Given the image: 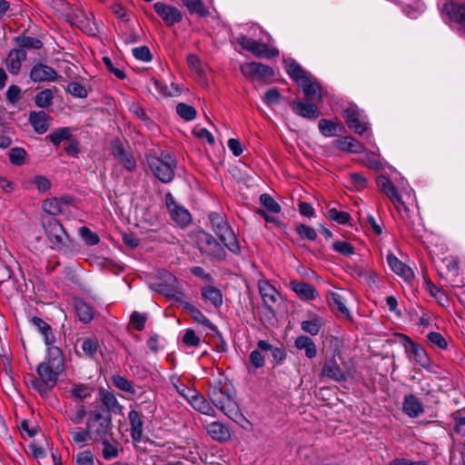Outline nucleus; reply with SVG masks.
Listing matches in <instances>:
<instances>
[{"label": "nucleus", "mask_w": 465, "mask_h": 465, "mask_svg": "<svg viewBox=\"0 0 465 465\" xmlns=\"http://www.w3.org/2000/svg\"><path fill=\"white\" fill-rule=\"evenodd\" d=\"M42 226L52 250L65 255H72L75 252L73 241L56 218L43 217Z\"/></svg>", "instance_id": "f257e3e1"}, {"label": "nucleus", "mask_w": 465, "mask_h": 465, "mask_svg": "<svg viewBox=\"0 0 465 465\" xmlns=\"http://www.w3.org/2000/svg\"><path fill=\"white\" fill-rule=\"evenodd\" d=\"M64 361L62 351L57 346L47 348L45 361L40 363L36 368L38 376L45 379L51 387L57 383L59 375L64 371Z\"/></svg>", "instance_id": "f03ea898"}, {"label": "nucleus", "mask_w": 465, "mask_h": 465, "mask_svg": "<svg viewBox=\"0 0 465 465\" xmlns=\"http://www.w3.org/2000/svg\"><path fill=\"white\" fill-rule=\"evenodd\" d=\"M209 219L213 232L224 246L232 253L240 254L241 247L238 239L223 214L211 213Z\"/></svg>", "instance_id": "7ed1b4c3"}, {"label": "nucleus", "mask_w": 465, "mask_h": 465, "mask_svg": "<svg viewBox=\"0 0 465 465\" xmlns=\"http://www.w3.org/2000/svg\"><path fill=\"white\" fill-rule=\"evenodd\" d=\"M146 160L153 175L162 183H169L173 180L177 161L172 154L162 153L159 157L148 155Z\"/></svg>", "instance_id": "20e7f679"}, {"label": "nucleus", "mask_w": 465, "mask_h": 465, "mask_svg": "<svg viewBox=\"0 0 465 465\" xmlns=\"http://www.w3.org/2000/svg\"><path fill=\"white\" fill-rule=\"evenodd\" d=\"M208 396L213 405L229 418L232 419L237 414L236 401L228 391H223L218 384L210 388Z\"/></svg>", "instance_id": "39448f33"}, {"label": "nucleus", "mask_w": 465, "mask_h": 465, "mask_svg": "<svg viewBox=\"0 0 465 465\" xmlns=\"http://www.w3.org/2000/svg\"><path fill=\"white\" fill-rule=\"evenodd\" d=\"M86 426L91 430L93 440L100 441L106 439L112 430V416L111 414L104 415L100 411H92L89 414Z\"/></svg>", "instance_id": "423d86ee"}, {"label": "nucleus", "mask_w": 465, "mask_h": 465, "mask_svg": "<svg viewBox=\"0 0 465 465\" xmlns=\"http://www.w3.org/2000/svg\"><path fill=\"white\" fill-rule=\"evenodd\" d=\"M65 17L71 25L77 26L91 36H95L99 32L94 15L85 13L82 8H72Z\"/></svg>", "instance_id": "0eeeda50"}, {"label": "nucleus", "mask_w": 465, "mask_h": 465, "mask_svg": "<svg viewBox=\"0 0 465 465\" xmlns=\"http://www.w3.org/2000/svg\"><path fill=\"white\" fill-rule=\"evenodd\" d=\"M201 252L213 261L225 260L227 253L224 248L209 233L203 232L199 237Z\"/></svg>", "instance_id": "6e6552de"}, {"label": "nucleus", "mask_w": 465, "mask_h": 465, "mask_svg": "<svg viewBox=\"0 0 465 465\" xmlns=\"http://www.w3.org/2000/svg\"><path fill=\"white\" fill-rule=\"evenodd\" d=\"M239 45L257 57L273 58L279 55L275 48H269L264 43H261L246 35H241L237 39Z\"/></svg>", "instance_id": "1a4fd4ad"}, {"label": "nucleus", "mask_w": 465, "mask_h": 465, "mask_svg": "<svg viewBox=\"0 0 465 465\" xmlns=\"http://www.w3.org/2000/svg\"><path fill=\"white\" fill-rule=\"evenodd\" d=\"M151 288L166 297L173 298L178 292L177 279L171 272L163 271L160 272V282L153 283Z\"/></svg>", "instance_id": "9d476101"}, {"label": "nucleus", "mask_w": 465, "mask_h": 465, "mask_svg": "<svg viewBox=\"0 0 465 465\" xmlns=\"http://www.w3.org/2000/svg\"><path fill=\"white\" fill-rule=\"evenodd\" d=\"M155 13L163 20L167 26H172L183 20L182 12L175 6L163 2H156L153 5Z\"/></svg>", "instance_id": "9b49d317"}, {"label": "nucleus", "mask_w": 465, "mask_h": 465, "mask_svg": "<svg viewBox=\"0 0 465 465\" xmlns=\"http://www.w3.org/2000/svg\"><path fill=\"white\" fill-rule=\"evenodd\" d=\"M111 153L126 170L134 171L136 168V162L132 153L125 150L120 140L115 139L112 141Z\"/></svg>", "instance_id": "f8f14e48"}, {"label": "nucleus", "mask_w": 465, "mask_h": 465, "mask_svg": "<svg viewBox=\"0 0 465 465\" xmlns=\"http://www.w3.org/2000/svg\"><path fill=\"white\" fill-rule=\"evenodd\" d=\"M343 117L348 127L359 135H362L368 130L367 122L361 117L360 112L354 107H349L343 111Z\"/></svg>", "instance_id": "ddd939ff"}, {"label": "nucleus", "mask_w": 465, "mask_h": 465, "mask_svg": "<svg viewBox=\"0 0 465 465\" xmlns=\"http://www.w3.org/2000/svg\"><path fill=\"white\" fill-rule=\"evenodd\" d=\"M242 74L251 79H262L273 76L272 67L257 62L245 63L241 65Z\"/></svg>", "instance_id": "4468645a"}, {"label": "nucleus", "mask_w": 465, "mask_h": 465, "mask_svg": "<svg viewBox=\"0 0 465 465\" xmlns=\"http://www.w3.org/2000/svg\"><path fill=\"white\" fill-rule=\"evenodd\" d=\"M166 206L172 218L180 225H187L191 221L190 213L183 206H180L171 193L165 195Z\"/></svg>", "instance_id": "2eb2a0df"}, {"label": "nucleus", "mask_w": 465, "mask_h": 465, "mask_svg": "<svg viewBox=\"0 0 465 465\" xmlns=\"http://www.w3.org/2000/svg\"><path fill=\"white\" fill-rule=\"evenodd\" d=\"M291 106L296 114L308 120H315L321 114L317 105L312 100H296L291 104Z\"/></svg>", "instance_id": "dca6fc26"}, {"label": "nucleus", "mask_w": 465, "mask_h": 465, "mask_svg": "<svg viewBox=\"0 0 465 465\" xmlns=\"http://www.w3.org/2000/svg\"><path fill=\"white\" fill-rule=\"evenodd\" d=\"M399 336L404 341L403 345L406 352L411 354L414 357L417 363H419L421 367L429 366L430 359L425 350L420 345L412 341L405 334H399Z\"/></svg>", "instance_id": "f3484780"}, {"label": "nucleus", "mask_w": 465, "mask_h": 465, "mask_svg": "<svg viewBox=\"0 0 465 465\" xmlns=\"http://www.w3.org/2000/svg\"><path fill=\"white\" fill-rule=\"evenodd\" d=\"M57 77L54 68L42 63L34 65L30 72V79L35 83L54 82Z\"/></svg>", "instance_id": "a211bd4d"}, {"label": "nucleus", "mask_w": 465, "mask_h": 465, "mask_svg": "<svg viewBox=\"0 0 465 465\" xmlns=\"http://www.w3.org/2000/svg\"><path fill=\"white\" fill-rule=\"evenodd\" d=\"M302 89L306 100L322 101V87L320 83L311 74L298 84Z\"/></svg>", "instance_id": "6ab92c4d"}, {"label": "nucleus", "mask_w": 465, "mask_h": 465, "mask_svg": "<svg viewBox=\"0 0 465 465\" xmlns=\"http://www.w3.org/2000/svg\"><path fill=\"white\" fill-rule=\"evenodd\" d=\"M28 120L35 132L43 134L49 129L53 118L44 111H33L30 113Z\"/></svg>", "instance_id": "aec40b11"}, {"label": "nucleus", "mask_w": 465, "mask_h": 465, "mask_svg": "<svg viewBox=\"0 0 465 465\" xmlns=\"http://www.w3.org/2000/svg\"><path fill=\"white\" fill-rule=\"evenodd\" d=\"M26 59V52L22 49L14 48L10 50L5 64L11 74L16 75L21 70L22 62Z\"/></svg>", "instance_id": "412c9836"}, {"label": "nucleus", "mask_w": 465, "mask_h": 465, "mask_svg": "<svg viewBox=\"0 0 465 465\" xmlns=\"http://www.w3.org/2000/svg\"><path fill=\"white\" fill-rule=\"evenodd\" d=\"M128 420L131 425V437L134 441L140 442L143 438V415L134 410L128 413Z\"/></svg>", "instance_id": "4be33fe9"}, {"label": "nucleus", "mask_w": 465, "mask_h": 465, "mask_svg": "<svg viewBox=\"0 0 465 465\" xmlns=\"http://www.w3.org/2000/svg\"><path fill=\"white\" fill-rule=\"evenodd\" d=\"M387 262L390 265L391 269L402 277L405 281L411 282L414 278V273L412 270L400 261L394 254L389 253L387 255Z\"/></svg>", "instance_id": "5701e85b"}, {"label": "nucleus", "mask_w": 465, "mask_h": 465, "mask_svg": "<svg viewBox=\"0 0 465 465\" xmlns=\"http://www.w3.org/2000/svg\"><path fill=\"white\" fill-rule=\"evenodd\" d=\"M290 287L300 299L304 301L312 300L317 295L315 288L303 281L292 280L290 282Z\"/></svg>", "instance_id": "b1692460"}, {"label": "nucleus", "mask_w": 465, "mask_h": 465, "mask_svg": "<svg viewBox=\"0 0 465 465\" xmlns=\"http://www.w3.org/2000/svg\"><path fill=\"white\" fill-rule=\"evenodd\" d=\"M334 145L341 152L361 153L364 151V145L351 136H343L334 141Z\"/></svg>", "instance_id": "393cba45"}, {"label": "nucleus", "mask_w": 465, "mask_h": 465, "mask_svg": "<svg viewBox=\"0 0 465 465\" xmlns=\"http://www.w3.org/2000/svg\"><path fill=\"white\" fill-rule=\"evenodd\" d=\"M402 411L410 418H416L424 412V407L415 395L408 394L404 397Z\"/></svg>", "instance_id": "a878e982"}, {"label": "nucleus", "mask_w": 465, "mask_h": 465, "mask_svg": "<svg viewBox=\"0 0 465 465\" xmlns=\"http://www.w3.org/2000/svg\"><path fill=\"white\" fill-rule=\"evenodd\" d=\"M321 375L335 381H344L346 380L344 371L340 368L339 364L333 358L325 361L322 366Z\"/></svg>", "instance_id": "bb28decb"}, {"label": "nucleus", "mask_w": 465, "mask_h": 465, "mask_svg": "<svg viewBox=\"0 0 465 465\" xmlns=\"http://www.w3.org/2000/svg\"><path fill=\"white\" fill-rule=\"evenodd\" d=\"M185 398L191 403L193 408L201 413L210 415L211 412L213 411L207 400L203 396L198 394L195 391L188 390V395H185Z\"/></svg>", "instance_id": "cd10ccee"}, {"label": "nucleus", "mask_w": 465, "mask_h": 465, "mask_svg": "<svg viewBox=\"0 0 465 465\" xmlns=\"http://www.w3.org/2000/svg\"><path fill=\"white\" fill-rule=\"evenodd\" d=\"M259 291L262 298L263 304L269 310L277 302L279 292L268 282H262L259 283Z\"/></svg>", "instance_id": "c85d7f7f"}, {"label": "nucleus", "mask_w": 465, "mask_h": 465, "mask_svg": "<svg viewBox=\"0 0 465 465\" xmlns=\"http://www.w3.org/2000/svg\"><path fill=\"white\" fill-rule=\"evenodd\" d=\"M100 400L107 411V414H111L112 412L116 414H121L123 411V406L118 402L116 397L112 392L101 389L99 391Z\"/></svg>", "instance_id": "c756f323"}, {"label": "nucleus", "mask_w": 465, "mask_h": 465, "mask_svg": "<svg viewBox=\"0 0 465 465\" xmlns=\"http://www.w3.org/2000/svg\"><path fill=\"white\" fill-rule=\"evenodd\" d=\"M442 10L449 15L451 20L457 22L461 27L465 28V5H458L450 2L445 4Z\"/></svg>", "instance_id": "7c9ffc66"}, {"label": "nucleus", "mask_w": 465, "mask_h": 465, "mask_svg": "<svg viewBox=\"0 0 465 465\" xmlns=\"http://www.w3.org/2000/svg\"><path fill=\"white\" fill-rule=\"evenodd\" d=\"M208 434L217 441H228L231 439L230 430L221 422L213 421L207 425Z\"/></svg>", "instance_id": "2f4dec72"}, {"label": "nucleus", "mask_w": 465, "mask_h": 465, "mask_svg": "<svg viewBox=\"0 0 465 465\" xmlns=\"http://www.w3.org/2000/svg\"><path fill=\"white\" fill-rule=\"evenodd\" d=\"M25 381L27 386L31 387L40 395L45 397H46L53 390V387H51L45 379L36 377L34 374H27L25 377Z\"/></svg>", "instance_id": "473e14b6"}, {"label": "nucleus", "mask_w": 465, "mask_h": 465, "mask_svg": "<svg viewBox=\"0 0 465 465\" xmlns=\"http://www.w3.org/2000/svg\"><path fill=\"white\" fill-rule=\"evenodd\" d=\"M329 303L333 311L340 312L345 319H351L349 309L345 305L344 297L339 292H331L330 294Z\"/></svg>", "instance_id": "72a5a7b5"}, {"label": "nucleus", "mask_w": 465, "mask_h": 465, "mask_svg": "<svg viewBox=\"0 0 465 465\" xmlns=\"http://www.w3.org/2000/svg\"><path fill=\"white\" fill-rule=\"evenodd\" d=\"M294 344L298 350H304L305 355L309 359L316 357L317 348L314 341L310 337L301 335L296 338Z\"/></svg>", "instance_id": "f704fd0d"}, {"label": "nucleus", "mask_w": 465, "mask_h": 465, "mask_svg": "<svg viewBox=\"0 0 465 465\" xmlns=\"http://www.w3.org/2000/svg\"><path fill=\"white\" fill-rule=\"evenodd\" d=\"M32 322L37 328L39 332L44 336L45 342L47 345V348L54 346V336L53 334L50 325L39 317H33Z\"/></svg>", "instance_id": "c9c22d12"}, {"label": "nucleus", "mask_w": 465, "mask_h": 465, "mask_svg": "<svg viewBox=\"0 0 465 465\" xmlns=\"http://www.w3.org/2000/svg\"><path fill=\"white\" fill-rule=\"evenodd\" d=\"M68 432L71 435V442L76 445H83L84 442L93 440L91 430L87 429V426L84 429L71 427Z\"/></svg>", "instance_id": "e433bc0d"}, {"label": "nucleus", "mask_w": 465, "mask_h": 465, "mask_svg": "<svg viewBox=\"0 0 465 465\" xmlns=\"http://www.w3.org/2000/svg\"><path fill=\"white\" fill-rule=\"evenodd\" d=\"M286 71L290 77L292 78L297 83V84L302 83L310 75V74L303 70V68L294 60H289L286 62Z\"/></svg>", "instance_id": "4c0bfd02"}, {"label": "nucleus", "mask_w": 465, "mask_h": 465, "mask_svg": "<svg viewBox=\"0 0 465 465\" xmlns=\"http://www.w3.org/2000/svg\"><path fill=\"white\" fill-rule=\"evenodd\" d=\"M377 185L380 190L385 193L390 200H395L399 203V193L394 184L385 176L381 175L377 177Z\"/></svg>", "instance_id": "58836bf2"}, {"label": "nucleus", "mask_w": 465, "mask_h": 465, "mask_svg": "<svg viewBox=\"0 0 465 465\" xmlns=\"http://www.w3.org/2000/svg\"><path fill=\"white\" fill-rule=\"evenodd\" d=\"M14 40L17 45V49H22L25 51L26 49L38 50L43 47L42 41L35 37L22 35L15 37Z\"/></svg>", "instance_id": "ea45409f"}, {"label": "nucleus", "mask_w": 465, "mask_h": 465, "mask_svg": "<svg viewBox=\"0 0 465 465\" xmlns=\"http://www.w3.org/2000/svg\"><path fill=\"white\" fill-rule=\"evenodd\" d=\"M323 326L322 319L318 315H313L310 320L302 321L301 322V328L304 332L311 334L312 336L317 335L322 327Z\"/></svg>", "instance_id": "a19ab883"}, {"label": "nucleus", "mask_w": 465, "mask_h": 465, "mask_svg": "<svg viewBox=\"0 0 465 465\" xmlns=\"http://www.w3.org/2000/svg\"><path fill=\"white\" fill-rule=\"evenodd\" d=\"M202 295L203 298L209 300L216 308L223 304V293L219 289L213 286L203 288Z\"/></svg>", "instance_id": "79ce46f5"}, {"label": "nucleus", "mask_w": 465, "mask_h": 465, "mask_svg": "<svg viewBox=\"0 0 465 465\" xmlns=\"http://www.w3.org/2000/svg\"><path fill=\"white\" fill-rule=\"evenodd\" d=\"M183 5L191 14H196L200 17H205L209 15L208 9L204 6L202 0H181Z\"/></svg>", "instance_id": "37998d69"}, {"label": "nucleus", "mask_w": 465, "mask_h": 465, "mask_svg": "<svg viewBox=\"0 0 465 465\" xmlns=\"http://www.w3.org/2000/svg\"><path fill=\"white\" fill-rule=\"evenodd\" d=\"M72 129L70 127H60L48 135L49 140L54 146H58L63 141L71 140Z\"/></svg>", "instance_id": "c03bdc74"}, {"label": "nucleus", "mask_w": 465, "mask_h": 465, "mask_svg": "<svg viewBox=\"0 0 465 465\" xmlns=\"http://www.w3.org/2000/svg\"><path fill=\"white\" fill-rule=\"evenodd\" d=\"M56 88L52 89H45L38 94H36L35 97V104L40 108H47L52 105L53 99L54 97V91Z\"/></svg>", "instance_id": "a18cd8bd"}, {"label": "nucleus", "mask_w": 465, "mask_h": 465, "mask_svg": "<svg viewBox=\"0 0 465 465\" xmlns=\"http://www.w3.org/2000/svg\"><path fill=\"white\" fill-rule=\"evenodd\" d=\"M321 134L326 137L335 136L338 129L341 127L337 124L328 119H321L318 124Z\"/></svg>", "instance_id": "49530a36"}, {"label": "nucleus", "mask_w": 465, "mask_h": 465, "mask_svg": "<svg viewBox=\"0 0 465 465\" xmlns=\"http://www.w3.org/2000/svg\"><path fill=\"white\" fill-rule=\"evenodd\" d=\"M64 415L73 424L79 425L86 416V409L83 404H79L75 407V411L66 410Z\"/></svg>", "instance_id": "de8ad7c7"}, {"label": "nucleus", "mask_w": 465, "mask_h": 465, "mask_svg": "<svg viewBox=\"0 0 465 465\" xmlns=\"http://www.w3.org/2000/svg\"><path fill=\"white\" fill-rule=\"evenodd\" d=\"M113 384L119 390L134 395L136 393L135 388L133 383L125 377L121 375H114L112 377Z\"/></svg>", "instance_id": "09e8293b"}, {"label": "nucleus", "mask_w": 465, "mask_h": 465, "mask_svg": "<svg viewBox=\"0 0 465 465\" xmlns=\"http://www.w3.org/2000/svg\"><path fill=\"white\" fill-rule=\"evenodd\" d=\"M176 113L181 118H183L185 121H192L197 115L196 109L193 106L184 103H179L176 105Z\"/></svg>", "instance_id": "8fccbe9b"}, {"label": "nucleus", "mask_w": 465, "mask_h": 465, "mask_svg": "<svg viewBox=\"0 0 465 465\" xmlns=\"http://www.w3.org/2000/svg\"><path fill=\"white\" fill-rule=\"evenodd\" d=\"M260 203L269 213H280L282 212L281 205L268 193L260 195Z\"/></svg>", "instance_id": "3c124183"}, {"label": "nucleus", "mask_w": 465, "mask_h": 465, "mask_svg": "<svg viewBox=\"0 0 465 465\" xmlns=\"http://www.w3.org/2000/svg\"><path fill=\"white\" fill-rule=\"evenodd\" d=\"M81 348L86 356L94 358L99 348L98 341L95 338L83 339Z\"/></svg>", "instance_id": "603ef678"}, {"label": "nucleus", "mask_w": 465, "mask_h": 465, "mask_svg": "<svg viewBox=\"0 0 465 465\" xmlns=\"http://www.w3.org/2000/svg\"><path fill=\"white\" fill-rule=\"evenodd\" d=\"M77 315L84 322H90L94 317V310L84 302H79L75 305Z\"/></svg>", "instance_id": "864d4df0"}, {"label": "nucleus", "mask_w": 465, "mask_h": 465, "mask_svg": "<svg viewBox=\"0 0 465 465\" xmlns=\"http://www.w3.org/2000/svg\"><path fill=\"white\" fill-rule=\"evenodd\" d=\"M103 443V458L106 460H110L118 457L119 449L117 443H111L107 438L101 440Z\"/></svg>", "instance_id": "5fc2aeb1"}, {"label": "nucleus", "mask_w": 465, "mask_h": 465, "mask_svg": "<svg viewBox=\"0 0 465 465\" xmlns=\"http://www.w3.org/2000/svg\"><path fill=\"white\" fill-rule=\"evenodd\" d=\"M295 232L301 239H306L308 241H315L317 238L316 230L303 223H298L295 225Z\"/></svg>", "instance_id": "6e6d98bb"}, {"label": "nucleus", "mask_w": 465, "mask_h": 465, "mask_svg": "<svg viewBox=\"0 0 465 465\" xmlns=\"http://www.w3.org/2000/svg\"><path fill=\"white\" fill-rule=\"evenodd\" d=\"M326 217L328 220L334 221L339 224H345L351 219V215L347 212L338 211L335 208L328 210Z\"/></svg>", "instance_id": "4d7b16f0"}, {"label": "nucleus", "mask_w": 465, "mask_h": 465, "mask_svg": "<svg viewBox=\"0 0 465 465\" xmlns=\"http://www.w3.org/2000/svg\"><path fill=\"white\" fill-rule=\"evenodd\" d=\"M79 234L84 242L90 246L96 245L100 241L98 234L91 231L86 226H82L79 228Z\"/></svg>", "instance_id": "13d9d810"}, {"label": "nucleus", "mask_w": 465, "mask_h": 465, "mask_svg": "<svg viewBox=\"0 0 465 465\" xmlns=\"http://www.w3.org/2000/svg\"><path fill=\"white\" fill-rule=\"evenodd\" d=\"M43 209L48 214L47 216L52 217H54L62 212L61 204L55 198L45 200Z\"/></svg>", "instance_id": "bf43d9fd"}, {"label": "nucleus", "mask_w": 465, "mask_h": 465, "mask_svg": "<svg viewBox=\"0 0 465 465\" xmlns=\"http://www.w3.org/2000/svg\"><path fill=\"white\" fill-rule=\"evenodd\" d=\"M191 317L197 322L206 326L213 331H214L216 334H218L221 337V334L215 325H213L209 319L199 310L193 311V314Z\"/></svg>", "instance_id": "052dcab7"}, {"label": "nucleus", "mask_w": 465, "mask_h": 465, "mask_svg": "<svg viewBox=\"0 0 465 465\" xmlns=\"http://www.w3.org/2000/svg\"><path fill=\"white\" fill-rule=\"evenodd\" d=\"M70 393L74 398L84 401L90 396V390L85 384H74L70 390Z\"/></svg>", "instance_id": "680f3d73"}, {"label": "nucleus", "mask_w": 465, "mask_h": 465, "mask_svg": "<svg viewBox=\"0 0 465 465\" xmlns=\"http://www.w3.org/2000/svg\"><path fill=\"white\" fill-rule=\"evenodd\" d=\"M26 152L21 147H15L9 151V160L14 165H21L25 159Z\"/></svg>", "instance_id": "e2e57ef3"}, {"label": "nucleus", "mask_w": 465, "mask_h": 465, "mask_svg": "<svg viewBox=\"0 0 465 465\" xmlns=\"http://www.w3.org/2000/svg\"><path fill=\"white\" fill-rule=\"evenodd\" d=\"M66 91L78 98H84L87 96V91L85 87L78 82H71L67 85Z\"/></svg>", "instance_id": "0e129e2a"}, {"label": "nucleus", "mask_w": 465, "mask_h": 465, "mask_svg": "<svg viewBox=\"0 0 465 465\" xmlns=\"http://www.w3.org/2000/svg\"><path fill=\"white\" fill-rule=\"evenodd\" d=\"M76 465H94V455L90 450H84L75 456Z\"/></svg>", "instance_id": "69168bd1"}, {"label": "nucleus", "mask_w": 465, "mask_h": 465, "mask_svg": "<svg viewBox=\"0 0 465 465\" xmlns=\"http://www.w3.org/2000/svg\"><path fill=\"white\" fill-rule=\"evenodd\" d=\"M146 315L138 312H134L130 318V322L137 331H143L145 327Z\"/></svg>", "instance_id": "338daca9"}, {"label": "nucleus", "mask_w": 465, "mask_h": 465, "mask_svg": "<svg viewBox=\"0 0 465 465\" xmlns=\"http://www.w3.org/2000/svg\"><path fill=\"white\" fill-rule=\"evenodd\" d=\"M332 247L336 252L346 256H350L354 253V247L347 242H333Z\"/></svg>", "instance_id": "774afa93"}]
</instances>
